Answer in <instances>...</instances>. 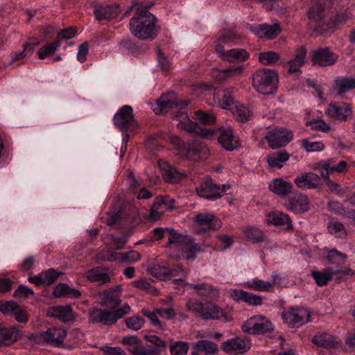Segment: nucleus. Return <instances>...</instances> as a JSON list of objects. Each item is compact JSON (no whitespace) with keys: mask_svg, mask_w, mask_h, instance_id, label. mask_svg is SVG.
Segmentation results:
<instances>
[{"mask_svg":"<svg viewBox=\"0 0 355 355\" xmlns=\"http://www.w3.org/2000/svg\"><path fill=\"white\" fill-rule=\"evenodd\" d=\"M153 6V3L144 5L142 3L135 2L130 8L135 12L129 22L130 31L132 35L139 40L154 38L155 16L149 11L150 8Z\"/></svg>","mask_w":355,"mask_h":355,"instance_id":"1","label":"nucleus"},{"mask_svg":"<svg viewBox=\"0 0 355 355\" xmlns=\"http://www.w3.org/2000/svg\"><path fill=\"white\" fill-rule=\"evenodd\" d=\"M277 73L270 69L257 70L252 75V85L260 94L269 95L274 94L277 89Z\"/></svg>","mask_w":355,"mask_h":355,"instance_id":"2","label":"nucleus"},{"mask_svg":"<svg viewBox=\"0 0 355 355\" xmlns=\"http://www.w3.org/2000/svg\"><path fill=\"white\" fill-rule=\"evenodd\" d=\"M131 308L128 303H125L117 309H96L89 313V320L92 324H101L105 326H112L119 319L130 313Z\"/></svg>","mask_w":355,"mask_h":355,"instance_id":"3","label":"nucleus"},{"mask_svg":"<svg viewBox=\"0 0 355 355\" xmlns=\"http://www.w3.org/2000/svg\"><path fill=\"white\" fill-rule=\"evenodd\" d=\"M230 189V184H217L207 176L196 188V191L200 197L213 201L220 198Z\"/></svg>","mask_w":355,"mask_h":355,"instance_id":"4","label":"nucleus"},{"mask_svg":"<svg viewBox=\"0 0 355 355\" xmlns=\"http://www.w3.org/2000/svg\"><path fill=\"white\" fill-rule=\"evenodd\" d=\"M173 119L177 121V127L178 129L185 130L191 135L205 138H211L214 135V130L203 128L197 123L191 121L184 111L179 112L175 115Z\"/></svg>","mask_w":355,"mask_h":355,"instance_id":"5","label":"nucleus"},{"mask_svg":"<svg viewBox=\"0 0 355 355\" xmlns=\"http://www.w3.org/2000/svg\"><path fill=\"white\" fill-rule=\"evenodd\" d=\"M243 332L261 335L274 331V326L271 321L262 315H253L247 320L241 327Z\"/></svg>","mask_w":355,"mask_h":355,"instance_id":"6","label":"nucleus"},{"mask_svg":"<svg viewBox=\"0 0 355 355\" xmlns=\"http://www.w3.org/2000/svg\"><path fill=\"white\" fill-rule=\"evenodd\" d=\"M311 311L302 307H290L284 311L282 318L289 327H299L310 322Z\"/></svg>","mask_w":355,"mask_h":355,"instance_id":"7","label":"nucleus"},{"mask_svg":"<svg viewBox=\"0 0 355 355\" xmlns=\"http://www.w3.org/2000/svg\"><path fill=\"white\" fill-rule=\"evenodd\" d=\"M113 121L116 127L123 132L134 130L138 128V123L130 105L122 106L114 114Z\"/></svg>","mask_w":355,"mask_h":355,"instance_id":"8","label":"nucleus"},{"mask_svg":"<svg viewBox=\"0 0 355 355\" xmlns=\"http://www.w3.org/2000/svg\"><path fill=\"white\" fill-rule=\"evenodd\" d=\"M324 113L331 121L338 123L345 122L353 115L351 105L343 101L330 103Z\"/></svg>","mask_w":355,"mask_h":355,"instance_id":"9","label":"nucleus"},{"mask_svg":"<svg viewBox=\"0 0 355 355\" xmlns=\"http://www.w3.org/2000/svg\"><path fill=\"white\" fill-rule=\"evenodd\" d=\"M293 138L291 130L283 128H275L267 132L265 139L272 149L286 146Z\"/></svg>","mask_w":355,"mask_h":355,"instance_id":"10","label":"nucleus"},{"mask_svg":"<svg viewBox=\"0 0 355 355\" xmlns=\"http://www.w3.org/2000/svg\"><path fill=\"white\" fill-rule=\"evenodd\" d=\"M347 164L345 161H340L337 164L335 159H328L314 163L312 168L320 173L322 178H328V176L335 172L341 173L347 170Z\"/></svg>","mask_w":355,"mask_h":355,"instance_id":"11","label":"nucleus"},{"mask_svg":"<svg viewBox=\"0 0 355 355\" xmlns=\"http://www.w3.org/2000/svg\"><path fill=\"white\" fill-rule=\"evenodd\" d=\"M309 26L320 33L327 31L326 23L324 21V7L321 3H316L309 8L308 12Z\"/></svg>","mask_w":355,"mask_h":355,"instance_id":"12","label":"nucleus"},{"mask_svg":"<svg viewBox=\"0 0 355 355\" xmlns=\"http://www.w3.org/2000/svg\"><path fill=\"white\" fill-rule=\"evenodd\" d=\"M67 331L63 328L51 327L45 331L33 335L32 337L37 342L44 341L55 347H59L64 341Z\"/></svg>","mask_w":355,"mask_h":355,"instance_id":"13","label":"nucleus"},{"mask_svg":"<svg viewBox=\"0 0 355 355\" xmlns=\"http://www.w3.org/2000/svg\"><path fill=\"white\" fill-rule=\"evenodd\" d=\"M137 211L135 208L128 214H125L123 209H120L117 213L109 216L107 218V225L114 226L116 228L122 227H134L137 223Z\"/></svg>","mask_w":355,"mask_h":355,"instance_id":"14","label":"nucleus"},{"mask_svg":"<svg viewBox=\"0 0 355 355\" xmlns=\"http://www.w3.org/2000/svg\"><path fill=\"white\" fill-rule=\"evenodd\" d=\"M215 51L219 58L228 62H242L250 57V54L245 49H232L226 51L220 44H216Z\"/></svg>","mask_w":355,"mask_h":355,"instance_id":"15","label":"nucleus"},{"mask_svg":"<svg viewBox=\"0 0 355 355\" xmlns=\"http://www.w3.org/2000/svg\"><path fill=\"white\" fill-rule=\"evenodd\" d=\"M338 58V55L328 47L317 49L312 51L311 55L313 64L319 67L331 66L337 62Z\"/></svg>","mask_w":355,"mask_h":355,"instance_id":"16","label":"nucleus"},{"mask_svg":"<svg viewBox=\"0 0 355 355\" xmlns=\"http://www.w3.org/2000/svg\"><path fill=\"white\" fill-rule=\"evenodd\" d=\"M121 343L127 346L132 355H155V347L141 346L137 336H125L122 338Z\"/></svg>","mask_w":355,"mask_h":355,"instance_id":"17","label":"nucleus"},{"mask_svg":"<svg viewBox=\"0 0 355 355\" xmlns=\"http://www.w3.org/2000/svg\"><path fill=\"white\" fill-rule=\"evenodd\" d=\"M209 153V148L204 143L195 140L187 144L183 153L184 157L193 161L205 159Z\"/></svg>","mask_w":355,"mask_h":355,"instance_id":"18","label":"nucleus"},{"mask_svg":"<svg viewBox=\"0 0 355 355\" xmlns=\"http://www.w3.org/2000/svg\"><path fill=\"white\" fill-rule=\"evenodd\" d=\"M322 177L320 174L312 172H304L295 177L294 183L300 189H314L318 188L322 184Z\"/></svg>","mask_w":355,"mask_h":355,"instance_id":"19","label":"nucleus"},{"mask_svg":"<svg viewBox=\"0 0 355 355\" xmlns=\"http://www.w3.org/2000/svg\"><path fill=\"white\" fill-rule=\"evenodd\" d=\"M284 206L295 214H302L309 211V200L306 195L302 193H296L288 198Z\"/></svg>","mask_w":355,"mask_h":355,"instance_id":"20","label":"nucleus"},{"mask_svg":"<svg viewBox=\"0 0 355 355\" xmlns=\"http://www.w3.org/2000/svg\"><path fill=\"white\" fill-rule=\"evenodd\" d=\"M118 291L114 288H109L100 293L101 305L112 309H119L121 303L120 291L121 286H117Z\"/></svg>","mask_w":355,"mask_h":355,"instance_id":"21","label":"nucleus"},{"mask_svg":"<svg viewBox=\"0 0 355 355\" xmlns=\"http://www.w3.org/2000/svg\"><path fill=\"white\" fill-rule=\"evenodd\" d=\"M220 135L218 137V143L223 148L229 151H232L240 146L241 143L232 128H220Z\"/></svg>","mask_w":355,"mask_h":355,"instance_id":"22","label":"nucleus"},{"mask_svg":"<svg viewBox=\"0 0 355 355\" xmlns=\"http://www.w3.org/2000/svg\"><path fill=\"white\" fill-rule=\"evenodd\" d=\"M337 275H348L349 273L345 270H333L329 267H327L322 270H312L310 273L318 286L327 285L329 280Z\"/></svg>","mask_w":355,"mask_h":355,"instance_id":"23","label":"nucleus"},{"mask_svg":"<svg viewBox=\"0 0 355 355\" xmlns=\"http://www.w3.org/2000/svg\"><path fill=\"white\" fill-rule=\"evenodd\" d=\"M195 222L201 227L202 231L219 230L222 223L215 215L209 213H201L196 216Z\"/></svg>","mask_w":355,"mask_h":355,"instance_id":"24","label":"nucleus"},{"mask_svg":"<svg viewBox=\"0 0 355 355\" xmlns=\"http://www.w3.org/2000/svg\"><path fill=\"white\" fill-rule=\"evenodd\" d=\"M157 164L163 179L168 183H178L185 177L184 173L178 172L175 168H172L167 162L163 159H159Z\"/></svg>","mask_w":355,"mask_h":355,"instance_id":"25","label":"nucleus"},{"mask_svg":"<svg viewBox=\"0 0 355 355\" xmlns=\"http://www.w3.org/2000/svg\"><path fill=\"white\" fill-rule=\"evenodd\" d=\"M352 17L353 13L349 8L335 12L330 17L328 22L326 23L327 31L340 28Z\"/></svg>","mask_w":355,"mask_h":355,"instance_id":"26","label":"nucleus"},{"mask_svg":"<svg viewBox=\"0 0 355 355\" xmlns=\"http://www.w3.org/2000/svg\"><path fill=\"white\" fill-rule=\"evenodd\" d=\"M218 351L217 344L208 340H200L191 344V355H214Z\"/></svg>","mask_w":355,"mask_h":355,"instance_id":"27","label":"nucleus"},{"mask_svg":"<svg viewBox=\"0 0 355 355\" xmlns=\"http://www.w3.org/2000/svg\"><path fill=\"white\" fill-rule=\"evenodd\" d=\"M231 296L237 302H244L250 306H260L263 304V297L243 290L233 289Z\"/></svg>","mask_w":355,"mask_h":355,"instance_id":"28","label":"nucleus"},{"mask_svg":"<svg viewBox=\"0 0 355 355\" xmlns=\"http://www.w3.org/2000/svg\"><path fill=\"white\" fill-rule=\"evenodd\" d=\"M120 12V8L116 4L103 5L95 6L94 14L98 20L112 19L116 18Z\"/></svg>","mask_w":355,"mask_h":355,"instance_id":"29","label":"nucleus"},{"mask_svg":"<svg viewBox=\"0 0 355 355\" xmlns=\"http://www.w3.org/2000/svg\"><path fill=\"white\" fill-rule=\"evenodd\" d=\"M269 225L275 226H284L285 230H291L293 229L292 221L289 216L281 211H272L268 214L266 219Z\"/></svg>","mask_w":355,"mask_h":355,"instance_id":"30","label":"nucleus"},{"mask_svg":"<svg viewBox=\"0 0 355 355\" xmlns=\"http://www.w3.org/2000/svg\"><path fill=\"white\" fill-rule=\"evenodd\" d=\"M179 250H181V254H177L176 257L187 260L194 259L196 253L202 251L200 245L196 243L191 236L188 237Z\"/></svg>","mask_w":355,"mask_h":355,"instance_id":"31","label":"nucleus"},{"mask_svg":"<svg viewBox=\"0 0 355 355\" xmlns=\"http://www.w3.org/2000/svg\"><path fill=\"white\" fill-rule=\"evenodd\" d=\"M270 191L274 193L285 197L292 192L293 185L291 182L284 180L282 178L272 180L268 185Z\"/></svg>","mask_w":355,"mask_h":355,"instance_id":"32","label":"nucleus"},{"mask_svg":"<svg viewBox=\"0 0 355 355\" xmlns=\"http://www.w3.org/2000/svg\"><path fill=\"white\" fill-rule=\"evenodd\" d=\"M306 58V48L304 46L297 48L295 52L293 58L288 62V73H295L300 72L301 67L305 64Z\"/></svg>","mask_w":355,"mask_h":355,"instance_id":"33","label":"nucleus"},{"mask_svg":"<svg viewBox=\"0 0 355 355\" xmlns=\"http://www.w3.org/2000/svg\"><path fill=\"white\" fill-rule=\"evenodd\" d=\"M221 347L225 352L230 354H242L249 349L248 344L239 338L227 340L222 343Z\"/></svg>","mask_w":355,"mask_h":355,"instance_id":"34","label":"nucleus"},{"mask_svg":"<svg viewBox=\"0 0 355 355\" xmlns=\"http://www.w3.org/2000/svg\"><path fill=\"white\" fill-rule=\"evenodd\" d=\"M201 318L203 320H220L225 318V313L218 305L212 302H205Z\"/></svg>","mask_w":355,"mask_h":355,"instance_id":"35","label":"nucleus"},{"mask_svg":"<svg viewBox=\"0 0 355 355\" xmlns=\"http://www.w3.org/2000/svg\"><path fill=\"white\" fill-rule=\"evenodd\" d=\"M186 285L191 288L195 289L197 291L198 295L201 297H214L218 294V289L207 282L198 284L187 283Z\"/></svg>","mask_w":355,"mask_h":355,"instance_id":"36","label":"nucleus"},{"mask_svg":"<svg viewBox=\"0 0 355 355\" xmlns=\"http://www.w3.org/2000/svg\"><path fill=\"white\" fill-rule=\"evenodd\" d=\"M20 336V331L15 327L0 328V347L10 345L17 341Z\"/></svg>","mask_w":355,"mask_h":355,"instance_id":"37","label":"nucleus"},{"mask_svg":"<svg viewBox=\"0 0 355 355\" xmlns=\"http://www.w3.org/2000/svg\"><path fill=\"white\" fill-rule=\"evenodd\" d=\"M289 158L290 154L286 150H282L268 155L266 162L270 168H281Z\"/></svg>","mask_w":355,"mask_h":355,"instance_id":"38","label":"nucleus"},{"mask_svg":"<svg viewBox=\"0 0 355 355\" xmlns=\"http://www.w3.org/2000/svg\"><path fill=\"white\" fill-rule=\"evenodd\" d=\"M355 88V78L352 77H337L334 80L333 89L338 95H342Z\"/></svg>","mask_w":355,"mask_h":355,"instance_id":"39","label":"nucleus"},{"mask_svg":"<svg viewBox=\"0 0 355 355\" xmlns=\"http://www.w3.org/2000/svg\"><path fill=\"white\" fill-rule=\"evenodd\" d=\"M86 276L90 282H97L99 285L106 284L111 282L110 275L99 267L89 270L86 272Z\"/></svg>","mask_w":355,"mask_h":355,"instance_id":"40","label":"nucleus"},{"mask_svg":"<svg viewBox=\"0 0 355 355\" xmlns=\"http://www.w3.org/2000/svg\"><path fill=\"white\" fill-rule=\"evenodd\" d=\"M71 313L72 309L70 305L54 306L48 311V315L58 318L64 322L71 320Z\"/></svg>","mask_w":355,"mask_h":355,"instance_id":"41","label":"nucleus"},{"mask_svg":"<svg viewBox=\"0 0 355 355\" xmlns=\"http://www.w3.org/2000/svg\"><path fill=\"white\" fill-rule=\"evenodd\" d=\"M243 286L245 288L259 292H270L272 291L273 288L272 283L270 282H265L259 278H254L251 281L243 282Z\"/></svg>","mask_w":355,"mask_h":355,"instance_id":"42","label":"nucleus"},{"mask_svg":"<svg viewBox=\"0 0 355 355\" xmlns=\"http://www.w3.org/2000/svg\"><path fill=\"white\" fill-rule=\"evenodd\" d=\"M312 342L317 346L327 349L334 348L337 343L334 336L325 332L315 335L312 338Z\"/></svg>","mask_w":355,"mask_h":355,"instance_id":"43","label":"nucleus"},{"mask_svg":"<svg viewBox=\"0 0 355 355\" xmlns=\"http://www.w3.org/2000/svg\"><path fill=\"white\" fill-rule=\"evenodd\" d=\"M176 94L171 92L162 95L159 99H157V105L159 108L160 112H167L168 109L172 108L175 104H177Z\"/></svg>","mask_w":355,"mask_h":355,"instance_id":"44","label":"nucleus"},{"mask_svg":"<svg viewBox=\"0 0 355 355\" xmlns=\"http://www.w3.org/2000/svg\"><path fill=\"white\" fill-rule=\"evenodd\" d=\"M328 232L336 238L343 239L347 236V231L343 223L331 220L327 223Z\"/></svg>","mask_w":355,"mask_h":355,"instance_id":"45","label":"nucleus"},{"mask_svg":"<svg viewBox=\"0 0 355 355\" xmlns=\"http://www.w3.org/2000/svg\"><path fill=\"white\" fill-rule=\"evenodd\" d=\"M168 234V244L175 245L177 249H180L183 243L188 239L189 236L178 233L174 230L166 228Z\"/></svg>","mask_w":355,"mask_h":355,"instance_id":"46","label":"nucleus"},{"mask_svg":"<svg viewBox=\"0 0 355 355\" xmlns=\"http://www.w3.org/2000/svg\"><path fill=\"white\" fill-rule=\"evenodd\" d=\"M60 46V41H59V40H56L52 42L44 44L37 52L39 58L44 60L48 56L53 54Z\"/></svg>","mask_w":355,"mask_h":355,"instance_id":"47","label":"nucleus"},{"mask_svg":"<svg viewBox=\"0 0 355 355\" xmlns=\"http://www.w3.org/2000/svg\"><path fill=\"white\" fill-rule=\"evenodd\" d=\"M159 303L163 304V306L157 308V314H159L160 317L167 320L173 319L175 314L172 307L171 300H162L159 301Z\"/></svg>","mask_w":355,"mask_h":355,"instance_id":"48","label":"nucleus"},{"mask_svg":"<svg viewBox=\"0 0 355 355\" xmlns=\"http://www.w3.org/2000/svg\"><path fill=\"white\" fill-rule=\"evenodd\" d=\"M174 200L169 198L167 196H160L157 197V220L159 219L162 213L157 211L159 208H163L167 211H171L173 208Z\"/></svg>","mask_w":355,"mask_h":355,"instance_id":"49","label":"nucleus"},{"mask_svg":"<svg viewBox=\"0 0 355 355\" xmlns=\"http://www.w3.org/2000/svg\"><path fill=\"white\" fill-rule=\"evenodd\" d=\"M132 234V230L130 229L128 230L122 231L119 234H114L112 236V241L116 245V250H121L123 248V246L128 242L129 237Z\"/></svg>","mask_w":355,"mask_h":355,"instance_id":"50","label":"nucleus"},{"mask_svg":"<svg viewBox=\"0 0 355 355\" xmlns=\"http://www.w3.org/2000/svg\"><path fill=\"white\" fill-rule=\"evenodd\" d=\"M306 125L310 127L313 130L322 132H329L331 130L329 124L320 119L309 121L306 123Z\"/></svg>","mask_w":355,"mask_h":355,"instance_id":"51","label":"nucleus"},{"mask_svg":"<svg viewBox=\"0 0 355 355\" xmlns=\"http://www.w3.org/2000/svg\"><path fill=\"white\" fill-rule=\"evenodd\" d=\"M279 58V54L275 51L262 52L259 55V60L263 65H272L276 63Z\"/></svg>","mask_w":355,"mask_h":355,"instance_id":"52","label":"nucleus"},{"mask_svg":"<svg viewBox=\"0 0 355 355\" xmlns=\"http://www.w3.org/2000/svg\"><path fill=\"white\" fill-rule=\"evenodd\" d=\"M301 146L307 153L320 152L323 150L325 147L322 141H312L309 139H302Z\"/></svg>","mask_w":355,"mask_h":355,"instance_id":"53","label":"nucleus"},{"mask_svg":"<svg viewBox=\"0 0 355 355\" xmlns=\"http://www.w3.org/2000/svg\"><path fill=\"white\" fill-rule=\"evenodd\" d=\"M189 344L187 342L176 341L170 345L171 355H187Z\"/></svg>","mask_w":355,"mask_h":355,"instance_id":"54","label":"nucleus"},{"mask_svg":"<svg viewBox=\"0 0 355 355\" xmlns=\"http://www.w3.org/2000/svg\"><path fill=\"white\" fill-rule=\"evenodd\" d=\"M245 237L253 242H260L263 240V234L261 230L257 227H249L244 230Z\"/></svg>","mask_w":355,"mask_h":355,"instance_id":"55","label":"nucleus"},{"mask_svg":"<svg viewBox=\"0 0 355 355\" xmlns=\"http://www.w3.org/2000/svg\"><path fill=\"white\" fill-rule=\"evenodd\" d=\"M157 67L164 76L168 75L171 64L167 57L157 49Z\"/></svg>","mask_w":355,"mask_h":355,"instance_id":"56","label":"nucleus"},{"mask_svg":"<svg viewBox=\"0 0 355 355\" xmlns=\"http://www.w3.org/2000/svg\"><path fill=\"white\" fill-rule=\"evenodd\" d=\"M36 44L26 42L24 44L23 50L19 51V53H12L10 60L9 61L8 64H12L16 61L21 60L23 59L26 55V53L29 51H33L35 46Z\"/></svg>","mask_w":355,"mask_h":355,"instance_id":"57","label":"nucleus"},{"mask_svg":"<svg viewBox=\"0 0 355 355\" xmlns=\"http://www.w3.org/2000/svg\"><path fill=\"white\" fill-rule=\"evenodd\" d=\"M324 252L327 253L326 259L329 264L335 263L336 258L339 259L340 262L344 263L347 258L345 254L338 252L336 248L332 250L324 248Z\"/></svg>","mask_w":355,"mask_h":355,"instance_id":"58","label":"nucleus"},{"mask_svg":"<svg viewBox=\"0 0 355 355\" xmlns=\"http://www.w3.org/2000/svg\"><path fill=\"white\" fill-rule=\"evenodd\" d=\"M144 320L139 315H133L125 319L126 327L131 330L138 331L144 325Z\"/></svg>","mask_w":355,"mask_h":355,"instance_id":"59","label":"nucleus"},{"mask_svg":"<svg viewBox=\"0 0 355 355\" xmlns=\"http://www.w3.org/2000/svg\"><path fill=\"white\" fill-rule=\"evenodd\" d=\"M196 120L202 125H211L216 122V117L214 115L201 110L196 112Z\"/></svg>","mask_w":355,"mask_h":355,"instance_id":"60","label":"nucleus"},{"mask_svg":"<svg viewBox=\"0 0 355 355\" xmlns=\"http://www.w3.org/2000/svg\"><path fill=\"white\" fill-rule=\"evenodd\" d=\"M40 273L45 286H49L54 283L58 278L59 275L57 271L53 268H49Z\"/></svg>","mask_w":355,"mask_h":355,"instance_id":"61","label":"nucleus"},{"mask_svg":"<svg viewBox=\"0 0 355 355\" xmlns=\"http://www.w3.org/2000/svg\"><path fill=\"white\" fill-rule=\"evenodd\" d=\"M263 37L268 39L275 38L280 33V27L278 24L273 25L263 24Z\"/></svg>","mask_w":355,"mask_h":355,"instance_id":"62","label":"nucleus"},{"mask_svg":"<svg viewBox=\"0 0 355 355\" xmlns=\"http://www.w3.org/2000/svg\"><path fill=\"white\" fill-rule=\"evenodd\" d=\"M235 115L238 121L245 122L250 120L252 113L248 107L239 106L236 107Z\"/></svg>","mask_w":355,"mask_h":355,"instance_id":"63","label":"nucleus"},{"mask_svg":"<svg viewBox=\"0 0 355 355\" xmlns=\"http://www.w3.org/2000/svg\"><path fill=\"white\" fill-rule=\"evenodd\" d=\"M17 306L18 305L14 301L0 302V311L5 315H10L12 316Z\"/></svg>","mask_w":355,"mask_h":355,"instance_id":"64","label":"nucleus"}]
</instances>
